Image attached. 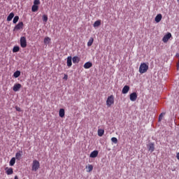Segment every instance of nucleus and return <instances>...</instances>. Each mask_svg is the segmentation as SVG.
<instances>
[{
	"label": "nucleus",
	"instance_id": "obj_1",
	"mask_svg": "<svg viewBox=\"0 0 179 179\" xmlns=\"http://www.w3.org/2000/svg\"><path fill=\"white\" fill-rule=\"evenodd\" d=\"M149 69V66L146 63H141L139 67V72L141 73H146Z\"/></svg>",
	"mask_w": 179,
	"mask_h": 179
},
{
	"label": "nucleus",
	"instance_id": "obj_2",
	"mask_svg": "<svg viewBox=\"0 0 179 179\" xmlns=\"http://www.w3.org/2000/svg\"><path fill=\"white\" fill-rule=\"evenodd\" d=\"M40 169V162L37 159H34L32 162L31 171H37Z\"/></svg>",
	"mask_w": 179,
	"mask_h": 179
},
{
	"label": "nucleus",
	"instance_id": "obj_3",
	"mask_svg": "<svg viewBox=\"0 0 179 179\" xmlns=\"http://www.w3.org/2000/svg\"><path fill=\"white\" fill-rule=\"evenodd\" d=\"M113 104H114V95H110L106 100V106H108V107H111Z\"/></svg>",
	"mask_w": 179,
	"mask_h": 179
},
{
	"label": "nucleus",
	"instance_id": "obj_4",
	"mask_svg": "<svg viewBox=\"0 0 179 179\" xmlns=\"http://www.w3.org/2000/svg\"><path fill=\"white\" fill-rule=\"evenodd\" d=\"M20 45L22 48H26L27 47V41H26V37L22 36L20 38Z\"/></svg>",
	"mask_w": 179,
	"mask_h": 179
},
{
	"label": "nucleus",
	"instance_id": "obj_5",
	"mask_svg": "<svg viewBox=\"0 0 179 179\" xmlns=\"http://www.w3.org/2000/svg\"><path fill=\"white\" fill-rule=\"evenodd\" d=\"M171 37H172L171 33L168 32L166 35L164 36L162 38L163 43H167Z\"/></svg>",
	"mask_w": 179,
	"mask_h": 179
},
{
	"label": "nucleus",
	"instance_id": "obj_6",
	"mask_svg": "<svg viewBox=\"0 0 179 179\" xmlns=\"http://www.w3.org/2000/svg\"><path fill=\"white\" fill-rule=\"evenodd\" d=\"M23 22H20L17 25L15 26L13 31L16 30H20L21 29H23Z\"/></svg>",
	"mask_w": 179,
	"mask_h": 179
},
{
	"label": "nucleus",
	"instance_id": "obj_7",
	"mask_svg": "<svg viewBox=\"0 0 179 179\" xmlns=\"http://www.w3.org/2000/svg\"><path fill=\"white\" fill-rule=\"evenodd\" d=\"M22 88V84L16 83L14 85L13 87V92H19L20 89Z\"/></svg>",
	"mask_w": 179,
	"mask_h": 179
},
{
	"label": "nucleus",
	"instance_id": "obj_8",
	"mask_svg": "<svg viewBox=\"0 0 179 179\" xmlns=\"http://www.w3.org/2000/svg\"><path fill=\"white\" fill-rule=\"evenodd\" d=\"M137 99H138V94H136V92H133L130 94L131 101H136Z\"/></svg>",
	"mask_w": 179,
	"mask_h": 179
},
{
	"label": "nucleus",
	"instance_id": "obj_9",
	"mask_svg": "<svg viewBox=\"0 0 179 179\" xmlns=\"http://www.w3.org/2000/svg\"><path fill=\"white\" fill-rule=\"evenodd\" d=\"M162 17H163V16L162 15V14L157 15V16L155 17V19L156 23H160Z\"/></svg>",
	"mask_w": 179,
	"mask_h": 179
},
{
	"label": "nucleus",
	"instance_id": "obj_10",
	"mask_svg": "<svg viewBox=\"0 0 179 179\" xmlns=\"http://www.w3.org/2000/svg\"><path fill=\"white\" fill-rule=\"evenodd\" d=\"M93 66V64L90 62H87L84 64L85 69H90V68H92Z\"/></svg>",
	"mask_w": 179,
	"mask_h": 179
},
{
	"label": "nucleus",
	"instance_id": "obj_11",
	"mask_svg": "<svg viewBox=\"0 0 179 179\" xmlns=\"http://www.w3.org/2000/svg\"><path fill=\"white\" fill-rule=\"evenodd\" d=\"M129 92V86L128 85H125L123 89H122V93L123 94H127V93H128Z\"/></svg>",
	"mask_w": 179,
	"mask_h": 179
},
{
	"label": "nucleus",
	"instance_id": "obj_12",
	"mask_svg": "<svg viewBox=\"0 0 179 179\" xmlns=\"http://www.w3.org/2000/svg\"><path fill=\"white\" fill-rule=\"evenodd\" d=\"M96 156H99V151L94 150L91 152L90 157H92L93 159H94Z\"/></svg>",
	"mask_w": 179,
	"mask_h": 179
},
{
	"label": "nucleus",
	"instance_id": "obj_13",
	"mask_svg": "<svg viewBox=\"0 0 179 179\" xmlns=\"http://www.w3.org/2000/svg\"><path fill=\"white\" fill-rule=\"evenodd\" d=\"M6 173L7 176H10L13 173V168H6Z\"/></svg>",
	"mask_w": 179,
	"mask_h": 179
},
{
	"label": "nucleus",
	"instance_id": "obj_14",
	"mask_svg": "<svg viewBox=\"0 0 179 179\" xmlns=\"http://www.w3.org/2000/svg\"><path fill=\"white\" fill-rule=\"evenodd\" d=\"M59 115L61 118H64L65 117V110L64 108H61L59 111Z\"/></svg>",
	"mask_w": 179,
	"mask_h": 179
},
{
	"label": "nucleus",
	"instance_id": "obj_15",
	"mask_svg": "<svg viewBox=\"0 0 179 179\" xmlns=\"http://www.w3.org/2000/svg\"><path fill=\"white\" fill-rule=\"evenodd\" d=\"M148 150L151 152H155V144L153 143L148 145Z\"/></svg>",
	"mask_w": 179,
	"mask_h": 179
},
{
	"label": "nucleus",
	"instance_id": "obj_16",
	"mask_svg": "<svg viewBox=\"0 0 179 179\" xmlns=\"http://www.w3.org/2000/svg\"><path fill=\"white\" fill-rule=\"evenodd\" d=\"M67 66L70 68V66H72V57L69 56L67 57Z\"/></svg>",
	"mask_w": 179,
	"mask_h": 179
},
{
	"label": "nucleus",
	"instance_id": "obj_17",
	"mask_svg": "<svg viewBox=\"0 0 179 179\" xmlns=\"http://www.w3.org/2000/svg\"><path fill=\"white\" fill-rule=\"evenodd\" d=\"M72 60L74 64H79L80 58H79V57L75 56L72 58Z\"/></svg>",
	"mask_w": 179,
	"mask_h": 179
},
{
	"label": "nucleus",
	"instance_id": "obj_18",
	"mask_svg": "<svg viewBox=\"0 0 179 179\" xmlns=\"http://www.w3.org/2000/svg\"><path fill=\"white\" fill-rule=\"evenodd\" d=\"M87 173H90L93 171V165L88 164V166H86Z\"/></svg>",
	"mask_w": 179,
	"mask_h": 179
},
{
	"label": "nucleus",
	"instance_id": "obj_19",
	"mask_svg": "<svg viewBox=\"0 0 179 179\" xmlns=\"http://www.w3.org/2000/svg\"><path fill=\"white\" fill-rule=\"evenodd\" d=\"M13 17H15V13H10L9 15L7 17V22H10V20H12Z\"/></svg>",
	"mask_w": 179,
	"mask_h": 179
},
{
	"label": "nucleus",
	"instance_id": "obj_20",
	"mask_svg": "<svg viewBox=\"0 0 179 179\" xmlns=\"http://www.w3.org/2000/svg\"><path fill=\"white\" fill-rule=\"evenodd\" d=\"M101 24V20H96L94 22L93 27H99V26H100Z\"/></svg>",
	"mask_w": 179,
	"mask_h": 179
},
{
	"label": "nucleus",
	"instance_id": "obj_21",
	"mask_svg": "<svg viewBox=\"0 0 179 179\" xmlns=\"http://www.w3.org/2000/svg\"><path fill=\"white\" fill-rule=\"evenodd\" d=\"M50 41H51V38L47 36L44 38L43 43L44 44H50Z\"/></svg>",
	"mask_w": 179,
	"mask_h": 179
},
{
	"label": "nucleus",
	"instance_id": "obj_22",
	"mask_svg": "<svg viewBox=\"0 0 179 179\" xmlns=\"http://www.w3.org/2000/svg\"><path fill=\"white\" fill-rule=\"evenodd\" d=\"M93 41H94V39H93V38H90L89 41L87 42V46L92 47V45H93Z\"/></svg>",
	"mask_w": 179,
	"mask_h": 179
},
{
	"label": "nucleus",
	"instance_id": "obj_23",
	"mask_svg": "<svg viewBox=\"0 0 179 179\" xmlns=\"http://www.w3.org/2000/svg\"><path fill=\"white\" fill-rule=\"evenodd\" d=\"M15 163H16V158L13 157L10 161V166H15Z\"/></svg>",
	"mask_w": 179,
	"mask_h": 179
},
{
	"label": "nucleus",
	"instance_id": "obj_24",
	"mask_svg": "<svg viewBox=\"0 0 179 179\" xmlns=\"http://www.w3.org/2000/svg\"><path fill=\"white\" fill-rule=\"evenodd\" d=\"M32 12H37L38 10V6L33 5L31 8Z\"/></svg>",
	"mask_w": 179,
	"mask_h": 179
},
{
	"label": "nucleus",
	"instance_id": "obj_25",
	"mask_svg": "<svg viewBox=\"0 0 179 179\" xmlns=\"http://www.w3.org/2000/svg\"><path fill=\"white\" fill-rule=\"evenodd\" d=\"M20 50V48H19V46H14L13 49V52H19Z\"/></svg>",
	"mask_w": 179,
	"mask_h": 179
},
{
	"label": "nucleus",
	"instance_id": "obj_26",
	"mask_svg": "<svg viewBox=\"0 0 179 179\" xmlns=\"http://www.w3.org/2000/svg\"><path fill=\"white\" fill-rule=\"evenodd\" d=\"M98 135L103 136V135H104V129H98Z\"/></svg>",
	"mask_w": 179,
	"mask_h": 179
},
{
	"label": "nucleus",
	"instance_id": "obj_27",
	"mask_svg": "<svg viewBox=\"0 0 179 179\" xmlns=\"http://www.w3.org/2000/svg\"><path fill=\"white\" fill-rule=\"evenodd\" d=\"M21 157H22V154H20V152H17L15 154V159L17 160H20Z\"/></svg>",
	"mask_w": 179,
	"mask_h": 179
},
{
	"label": "nucleus",
	"instance_id": "obj_28",
	"mask_svg": "<svg viewBox=\"0 0 179 179\" xmlns=\"http://www.w3.org/2000/svg\"><path fill=\"white\" fill-rule=\"evenodd\" d=\"M13 76L14 78H19V76H20V71H17L13 73Z\"/></svg>",
	"mask_w": 179,
	"mask_h": 179
},
{
	"label": "nucleus",
	"instance_id": "obj_29",
	"mask_svg": "<svg viewBox=\"0 0 179 179\" xmlns=\"http://www.w3.org/2000/svg\"><path fill=\"white\" fill-rule=\"evenodd\" d=\"M111 141L113 142V143H115V144L118 143V139L115 137L111 138Z\"/></svg>",
	"mask_w": 179,
	"mask_h": 179
},
{
	"label": "nucleus",
	"instance_id": "obj_30",
	"mask_svg": "<svg viewBox=\"0 0 179 179\" xmlns=\"http://www.w3.org/2000/svg\"><path fill=\"white\" fill-rule=\"evenodd\" d=\"M17 22H19V16H15L13 18V22L16 24Z\"/></svg>",
	"mask_w": 179,
	"mask_h": 179
},
{
	"label": "nucleus",
	"instance_id": "obj_31",
	"mask_svg": "<svg viewBox=\"0 0 179 179\" xmlns=\"http://www.w3.org/2000/svg\"><path fill=\"white\" fill-rule=\"evenodd\" d=\"M42 19L46 23V22L48 21V16H47V15H43Z\"/></svg>",
	"mask_w": 179,
	"mask_h": 179
},
{
	"label": "nucleus",
	"instance_id": "obj_32",
	"mask_svg": "<svg viewBox=\"0 0 179 179\" xmlns=\"http://www.w3.org/2000/svg\"><path fill=\"white\" fill-rule=\"evenodd\" d=\"M34 5L36 6L40 5V0H34Z\"/></svg>",
	"mask_w": 179,
	"mask_h": 179
},
{
	"label": "nucleus",
	"instance_id": "obj_33",
	"mask_svg": "<svg viewBox=\"0 0 179 179\" xmlns=\"http://www.w3.org/2000/svg\"><path fill=\"white\" fill-rule=\"evenodd\" d=\"M163 120V113H161L159 116V122Z\"/></svg>",
	"mask_w": 179,
	"mask_h": 179
},
{
	"label": "nucleus",
	"instance_id": "obj_34",
	"mask_svg": "<svg viewBox=\"0 0 179 179\" xmlns=\"http://www.w3.org/2000/svg\"><path fill=\"white\" fill-rule=\"evenodd\" d=\"M15 109H16V110L18 111L19 113H20V111H22V109H21L20 107L16 106V107H15Z\"/></svg>",
	"mask_w": 179,
	"mask_h": 179
},
{
	"label": "nucleus",
	"instance_id": "obj_35",
	"mask_svg": "<svg viewBox=\"0 0 179 179\" xmlns=\"http://www.w3.org/2000/svg\"><path fill=\"white\" fill-rule=\"evenodd\" d=\"M63 79H64V80H68V75L64 74V76Z\"/></svg>",
	"mask_w": 179,
	"mask_h": 179
},
{
	"label": "nucleus",
	"instance_id": "obj_36",
	"mask_svg": "<svg viewBox=\"0 0 179 179\" xmlns=\"http://www.w3.org/2000/svg\"><path fill=\"white\" fill-rule=\"evenodd\" d=\"M14 179H19V177H17V176H15Z\"/></svg>",
	"mask_w": 179,
	"mask_h": 179
},
{
	"label": "nucleus",
	"instance_id": "obj_37",
	"mask_svg": "<svg viewBox=\"0 0 179 179\" xmlns=\"http://www.w3.org/2000/svg\"><path fill=\"white\" fill-rule=\"evenodd\" d=\"M176 57H179V53H177V54H176Z\"/></svg>",
	"mask_w": 179,
	"mask_h": 179
},
{
	"label": "nucleus",
	"instance_id": "obj_38",
	"mask_svg": "<svg viewBox=\"0 0 179 179\" xmlns=\"http://www.w3.org/2000/svg\"><path fill=\"white\" fill-rule=\"evenodd\" d=\"M178 2H179V0H178Z\"/></svg>",
	"mask_w": 179,
	"mask_h": 179
}]
</instances>
